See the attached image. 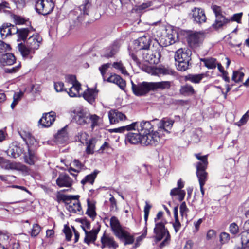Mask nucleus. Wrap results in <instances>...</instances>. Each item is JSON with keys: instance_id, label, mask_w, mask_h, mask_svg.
<instances>
[{"instance_id": "1", "label": "nucleus", "mask_w": 249, "mask_h": 249, "mask_svg": "<svg viewBox=\"0 0 249 249\" xmlns=\"http://www.w3.org/2000/svg\"><path fill=\"white\" fill-rule=\"evenodd\" d=\"M191 55L192 51L190 49L180 48L177 49L174 58L178 63L176 66L178 71H184L190 68Z\"/></svg>"}, {"instance_id": "2", "label": "nucleus", "mask_w": 249, "mask_h": 249, "mask_svg": "<svg viewBox=\"0 0 249 249\" xmlns=\"http://www.w3.org/2000/svg\"><path fill=\"white\" fill-rule=\"evenodd\" d=\"M154 120H152L153 122ZM137 130L140 132L142 135L153 131V125L151 121H142L141 122H134L129 125L120 127L113 129L115 132H124V131L130 130Z\"/></svg>"}, {"instance_id": "3", "label": "nucleus", "mask_w": 249, "mask_h": 249, "mask_svg": "<svg viewBox=\"0 0 249 249\" xmlns=\"http://www.w3.org/2000/svg\"><path fill=\"white\" fill-rule=\"evenodd\" d=\"M6 152L8 156L14 158L18 157L23 154L25 162L30 165L34 164L36 159L34 152L30 149L27 150V152H25L20 146L14 145L10 147Z\"/></svg>"}, {"instance_id": "4", "label": "nucleus", "mask_w": 249, "mask_h": 249, "mask_svg": "<svg viewBox=\"0 0 249 249\" xmlns=\"http://www.w3.org/2000/svg\"><path fill=\"white\" fill-rule=\"evenodd\" d=\"M110 224L114 235L120 239H124V245L131 244L134 242L133 236L123 229L117 217L112 216L110 218Z\"/></svg>"}, {"instance_id": "5", "label": "nucleus", "mask_w": 249, "mask_h": 249, "mask_svg": "<svg viewBox=\"0 0 249 249\" xmlns=\"http://www.w3.org/2000/svg\"><path fill=\"white\" fill-rule=\"evenodd\" d=\"M55 4L52 0H38L35 4V9L43 16L50 14L53 10Z\"/></svg>"}, {"instance_id": "6", "label": "nucleus", "mask_w": 249, "mask_h": 249, "mask_svg": "<svg viewBox=\"0 0 249 249\" xmlns=\"http://www.w3.org/2000/svg\"><path fill=\"white\" fill-rule=\"evenodd\" d=\"M132 89L133 93L138 96H143L147 94L149 91L153 90L152 82H143L137 85L135 84L131 81Z\"/></svg>"}, {"instance_id": "7", "label": "nucleus", "mask_w": 249, "mask_h": 249, "mask_svg": "<svg viewBox=\"0 0 249 249\" xmlns=\"http://www.w3.org/2000/svg\"><path fill=\"white\" fill-rule=\"evenodd\" d=\"M66 82L72 85V86L67 90L68 94L71 97L77 96L81 89V84L76 80L75 76L68 75L66 78Z\"/></svg>"}, {"instance_id": "8", "label": "nucleus", "mask_w": 249, "mask_h": 249, "mask_svg": "<svg viewBox=\"0 0 249 249\" xmlns=\"http://www.w3.org/2000/svg\"><path fill=\"white\" fill-rule=\"evenodd\" d=\"M143 59L150 64H157L160 62L161 52L160 50L154 51L147 50L142 52Z\"/></svg>"}, {"instance_id": "9", "label": "nucleus", "mask_w": 249, "mask_h": 249, "mask_svg": "<svg viewBox=\"0 0 249 249\" xmlns=\"http://www.w3.org/2000/svg\"><path fill=\"white\" fill-rule=\"evenodd\" d=\"M0 166L6 170H14L24 171L26 169L25 165L19 162H10L9 160L0 156Z\"/></svg>"}, {"instance_id": "10", "label": "nucleus", "mask_w": 249, "mask_h": 249, "mask_svg": "<svg viewBox=\"0 0 249 249\" xmlns=\"http://www.w3.org/2000/svg\"><path fill=\"white\" fill-rule=\"evenodd\" d=\"M189 16L194 23L199 24L205 22L207 19L204 11L200 8H194Z\"/></svg>"}, {"instance_id": "11", "label": "nucleus", "mask_w": 249, "mask_h": 249, "mask_svg": "<svg viewBox=\"0 0 249 249\" xmlns=\"http://www.w3.org/2000/svg\"><path fill=\"white\" fill-rule=\"evenodd\" d=\"M142 144L144 145H156L160 141V137L158 131L149 132L143 134L142 137Z\"/></svg>"}, {"instance_id": "12", "label": "nucleus", "mask_w": 249, "mask_h": 249, "mask_svg": "<svg viewBox=\"0 0 249 249\" xmlns=\"http://www.w3.org/2000/svg\"><path fill=\"white\" fill-rule=\"evenodd\" d=\"M165 223L160 222L155 223L154 229V233L155 234V238L158 241H160L165 236L168 235L169 231L165 227Z\"/></svg>"}, {"instance_id": "13", "label": "nucleus", "mask_w": 249, "mask_h": 249, "mask_svg": "<svg viewBox=\"0 0 249 249\" xmlns=\"http://www.w3.org/2000/svg\"><path fill=\"white\" fill-rule=\"evenodd\" d=\"M74 117L73 119L75 122L80 125H84L88 123L89 120V113L83 109H79L73 111Z\"/></svg>"}, {"instance_id": "14", "label": "nucleus", "mask_w": 249, "mask_h": 249, "mask_svg": "<svg viewBox=\"0 0 249 249\" xmlns=\"http://www.w3.org/2000/svg\"><path fill=\"white\" fill-rule=\"evenodd\" d=\"M18 133L25 142L27 145L28 150L30 149V146L36 143V141L32 134L28 130L21 129L18 130Z\"/></svg>"}, {"instance_id": "15", "label": "nucleus", "mask_w": 249, "mask_h": 249, "mask_svg": "<svg viewBox=\"0 0 249 249\" xmlns=\"http://www.w3.org/2000/svg\"><path fill=\"white\" fill-rule=\"evenodd\" d=\"M205 38V35L201 32H195L192 33L188 36V42L193 47L198 46L202 43Z\"/></svg>"}, {"instance_id": "16", "label": "nucleus", "mask_w": 249, "mask_h": 249, "mask_svg": "<svg viewBox=\"0 0 249 249\" xmlns=\"http://www.w3.org/2000/svg\"><path fill=\"white\" fill-rule=\"evenodd\" d=\"M55 121V113L50 112L43 114L42 118L38 121V124L42 127H50Z\"/></svg>"}, {"instance_id": "17", "label": "nucleus", "mask_w": 249, "mask_h": 249, "mask_svg": "<svg viewBox=\"0 0 249 249\" xmlns=\"http://www.w3.org/2000/svg\"><path fill=\"white\" fill-rule=\"evenodd\" d=\"M42 41V38L38 35L30 36L26 41L27 45L35 53L37 50Z\"/></svg>"}, {"instance_id": "18", "label": "nucleus", "mask_w": 249, "mask_h": 249, "mask_svg": "<svg viewBox=\"0 0 249 249\" xmlns=\"http://www.w3.org/2000/svg\"><path fill=\"white\" fill-rule=\"evenodd\" d=\"M72 179L66 174H61L56 179V184L60 187H70L72 184Z\"/></svg>"}, {"instance_id": "19", "label": "nucleus", "mask_w": 249, "mask_h": 249, "mask_svg": "<svg viewBox=\"0 0 249 249\" xmlns=\"http://www.w3.org/2000/svg\"><path fill=\"white\" fill-rule=\"evenodd\" d=\"M150 39L149 36H143L135 40V45L138 46V49L143 52L148 50L150 46Z\"/></svg>"}, {"instance_id": "20", "label": "nucleus", "mask_w": 249, "mask_h": 249, "mask_svg": "<svg viewBox=\"0 0 249 249\" xmlns=\"http://www.w3.org/2000/svg\"><path fill=\"white\" fill-rule=\"evenodd\" d=\"M108 117L111 124L118 123L126 119L125 115L117 110H111L108 112Z\"/></svg>"}, {"instance_id": "21", "label": "nucleus", "mask_w": 249, "mask_h": 249, "mask_svg": "<svg viewBox=\"0 0 249 249\" xmlns=\"http://www.w3.org/2000/svg\"><path fill=\"white\" fill-rule=\"evenodd\" d=\"M174 121L168 118H163L160 123L158 125V131L159 132L165 131L170 133V130L173 126Z\"/></svg>"}, {"instance_id": "22", "label": "nucleus", "mask_w": 249, "mask_h": 249, "mask_svg": "<svg viewBox=\"0 0 249 249\" xmlns=\"http://www.w3.org/2000/svg\"><path fill=\"white\" fill-rule=\"evenodd\" d=\"M83 230L85 233L84 242L88 245L91 242L94 243L96 240L99 229H92L90 231H88L84 228H83Z\"/></svg>"}, {"instance_id": "23", "label": "nucleus", "mask_w": 249, "mask_h": 249, "mask_svg": "<svg viewBox=\"0 0 249 249\" xmlns=\"http://www.w3.org/2000/svg\"><path fill=\"white\" fill-rule=\"evenodd\" d=\"M98 91L95 89L88 88L83 93L84 98L89 103L93 104L97 96Z\"/></svg>"}, {"instance_id": "24", "label": "nucleus", "mask_w": 249, "mask_h": 249, "mask_svg": "<svg viewBox=\"0 0 249 249\" xmlns=\"http://www.w3.org/2000/svg\"><path fill=\"white\" fill-rule=\"evenodd\" d=\"M142 134L140 132L136 133L129 132L127 134L126 140L130 143L136 144L139 142L142 144Z\"/></svg>"}, {"instance_id": "25", "label": "nucleus", "mask_w": 249, "mask_h": 249, "mask_svg": "<svg viewBox=\"0 0 249 249\" xmlns=\"http://www.w3.org/2000/svg\"><path fill=\"white\" fill-rule=\"evenodd\" d=\"M107 81L116 84L118 85L122 89H124L126 86L125 80L123 79L119 75L115 74L111 75L107 79Z\"/></svg>"}, {"instance_id": "26", "label": "nucleus", "mask_w": 249, "mask_h": 249, "mask_svg": "<svg viewBox=\"0 0 249 249\" xmlns=\"http://www.w3.org/2000/svg\"><path fill=\"white\" fill-rule=\"evenodd\" d=\"M18 48L21 55L25 58H28L31 54L34 53L32 50L27 45L26 43V44L23 43H18Z\"/></svg>"}, {"instance_id": "27", "label": "nucleus", "mask_w": 249, "mask_h": 249, "mask_svg": "<svg viewBox=\"0 0 249 249\" xmlns=\"http://www.w3.org/2000/svg\"><path fill=\"white\" fill-rule=\"evenodd\" d=\"M196 175L199 183H205L207 179V173L206 172L207 167L196 166Z\"/></svg>"}, {"instance_id": "28", "label": "nucleus", "mask_w": 249, "mask_h": 249, "mask_svg": "<svg viewBox=\"0 0 249 249\" xmlns=\"http://www.w3.org/2000/svg\"><path fill=\"white\" fill-rule=\"evenodd\" d=\"M16 61L15 56L11 53H6L2 55L0 59V62L3 65H11Z\"/></svg>"}, {"instance_id": "29", "label": "nucleus", "mask_w": 249, "mask_h": 249, "mask_svg": "<svg viewBox=\"0 0 249 249\" xmlns=\"http://www.w3.org/2000/svg\"><path fill=\"white\" fill-rule=\"evenodd\" d=\"M55 141L59 143H64L68 140V136L65 127L58 132L55 136Z\"/></svg>"}, {"instance_id": "30", "label": "nucleus", "mask_w": 249, "mask_h": 249, "mask_svg": "<svg viewBox=\"0 0 249 249\" xmlns=\"http://www.w3.org/2000/svg\"><path fill=\"white\" fill-rule=\"evenodd\" d=\"M67 202V208L70 212L74 213L77 212H80L82 210V207L79 201H75L74 202L70 201Z\"/></svg>"}, {"instance_id": "31", "label": "nucleus", "mask_w": 249, "mask_h": 249, "mask_svg": "<svg viewBox=\"0 0 249 249\" xmlns=\"http://www.w3.org/2000/svg\"><path fill=\"white\" fill-rule=\"evenodd\" d=\"M230 21V19L226 18L223 15L216 17L215 22L213 24V28L218 29Z\"/></svg>"}, {"instance_id": "32", "label": "nucleus", "mask_w": 249, "mask_h": 249, "mask_svg": "<svg viewBox=\"0 0 249 249\" xmlns=\"http://www.w3.org/2000/svg\"><path fill=\"white\" fill-rule=\"evenodd\" d=\"M87 201L88 209L86 212V214L93 219L96 216L95 203L93 201H90L89 199H88Z\"/></svg>"}, {"instance_id": "33", "label": "nucleus", "mask_w": 249, "mask_h": 249, "mask_svg": "<svg viewBox=\"0 0 249 249\" xmlns=\"http://www.w3.org/2000/svg\"><path fill=\"white\" fill-rule=\"evenodd\" d=\"M171 82L170 81H161L157 82H152V85L153 90L158 89L162 90L169 89L171 86Z\"/></svg>"}, {"instance_id": "34", "label": "nucleus", "mask_w": 249, "mask_h": 249, "mask_svg": "<svg viewBox=\"0 0 249 249\" xmlns=\"http://www.w3.org/2000/svg\"><path fill=\"white\" fill-rule=\"evenodd\" d=\"M34 30L32 27L29 28H21L19 29L18 33L17 34V41L19 42L21 41L26 40L27 37L29 34L30 31Z\"/></svg>"}, {"instance_id": "35", "label": "nucleus", "mask_w": 249, "mask_h": 249, "mask_svg": "<svg viewBox=\"0 0 249 249\" xmlns=\"http://www.w3.org/2000/svg\"><path fill=\"white\" fill-rule=\"evenodd\" d=\"M102 238L108 248L116 249L118 247L117 243H116L113 237L104 234Z\"/></svg>"}, {"instance_id": "36", "label": "nucleus", "mask_w": 249, "mask_h": 249, "mask_svg": "<svg viewBox=\"0 0 249 249\" xmlns=\"http://www.w3.org/2000/svg\"><path fill=\"white\" fill-rule=\"evenodd\" d=\"M99 172V171L97 170H95L94 172L91 174L87 175L81 180V184L85 185L87 183H89L91 184H93V182H94V180Z\"/></svg>"}, {"instance_id": "37", "label": "nucleus", "mask_w": 249, "mask_h": 249, "mask_svg": "<svg viewBox=\"0 0 249 249\" xmlns=\"http://www.w3.org/2000/svg\"><path fill=\"white\" fill-rule=\"evenodd\" d=\"M179 92L181 94L186 96L193 95L195 91L192 86L186 84L181 87Z\"/></svg>"}, {"instance_id": "38", "label": "nucleus", "mask_w": 249, "mask_h": 249, "mask_svg": "<svg viewBox=\"0 0 249 249\" xmlns=\"http://www.w3.org/2000/svg\"><path fill=\"white\" fill-rule=\"evenodd\" d=\"M241 236L242 247L246 249H249V229L242 232Z\"/></svg>"}, {"instance_id": "39", "label": "nucleus", "mask_w": 249, "mask_h": 249, "mask_svg": "<svg viewBox=\"0 0 249 249\" xmlns=\"http://www.w3.org/2000/svg\"><path fill=\"white\" fill-rule=\"evenodd\" d=\"M11 24L4 23L0 27V33L2 38H5L11 35V29H10Z\"/></svg>"}, {"instance_id": "40", "label": "nucleus", "mask_w": 249, "mask_h": 249, "mask_svg": "<svg viewBox=\"0 0 249 249\" xmlns=\"http://www.w3.org/2000/svg\"><path fill=\"white\" fill-rule=\"evenodd\" d=\"M201 61L203 62L204 65L210 69H213L216 68L217 65L216 59L213 58L201 59Z\"/></svg>"}, {"instance_id": "41", "label": "nucleus", "mask_w": 249, "mask_h": 249, "mask_svg": "<svg viewBox=\"0 0 249 249\" xmlns=\"http://www.w3.org/2000/svg\"><path fill=\"white\" fill-rule=\"evenodd\" d=\"M97 140L95 138L91 139L88 142H86V153L88 154H92L94 153V150Z\"/></svg>"}, {"instance_id": "42", "label": "nucleus", "mask_w": 249, "mask_h": 249, "mask_svg": "<svg viewBox=\"0 0 249 249\" xmlns=\"http://www.w3.org/2000/svg\"><path fill=\"white\" fill-rule=\"evenodd\" d=\"M157 71L159 74H162L163 75H172L174 74V71L172 70L171 68L168 67H161L158 68L157 69Z\"/></svg>"}, {"instance_id": "43", "label": "nucleus", "mask_w": 249, "mask_h": 249, "mask_svg": "<svg viewBox=\"0 0 249 249\" xmlns=\"http://www.w3.org/2000/svg\"><path fill=\"white\" fill-rule=\"evenodd\" d=\"M196 157L200 160V162H198L196 164V166H203V167H207L208 165V161H207V156H200V154H196Z\"/></svg>"}, {"instance_id": "44", "label": "nucleus", "mask_w": 249, "mask_h": 249, "mask_svg": "<svg viewBox=\"0 0 249 249\" xmlns=\"http://www.w3.org/2000/svg\"><path fill=\"white\" fill-rule=\"evenodd\" d=\"M203 77V74H189L187 76L186 79L192 83H198L202 79Z\"/></svg>"}, {"instance_id": "45", "label": "nucleus", "mask_w": 249, "mask_h": 249, "mask_svg": "<svg viewBox=\"0 0 249 249\" xmlns=\"http://www.w3.org/2000/svg\"><path fill=\"white\" fill-rule=\"evenodd\" d=\"M244 76V73L243 72L239 71H233L232 76V80L235 82L241 81Z\"/></svg>"}, {"instance_id": "46", "label": "nucleus", "mask_w": 249, "mask_h": 249, "mask_svg": "<svg viewBox=\"0 0 249 249\" xmlns=\"http://www.w3.org/2000/svg\"><path fill=\"white\" fill-rule=\"evenodd\" d=\"M151 6V2L143 3L141 5L136 6L134 8V10L137 13H141L142 11H144L146 8L150 7Z\"/></svg>"}, {"instance_id": "47", "label": "nucleus", "mask_w": 249, "mask_h": 249, "mask_svg": "<svg viewBox=\"0 0 249 249\" xmlns=\"http://www.w3.org/2000/svg\"><path fill=\"white\" fill-rule=\"evenodd\" d=\"M118 49L117 46H113L106 50L104 56L107 58L112 57L117 52Z\"/></svg>"}, {"instance_id": "48", "label": "nucleus", "mask_w": 249, "mask_h": 249, "mask_svg": "<svg viewBox=\"0 0 249 249\" xmlns=\"http://www.w3.org/2000/svg\"><path fill=\"white\" fill-rule=\"evenodd\" d=\"M41 229V227L38 224H34L33 225L31 231V237H35L37 236L40 233Z\"/></svg>"}, {"instance_id": "49", "label": "nucleus", "mask_w": 249, "mask_h": 249, "mask_svg": "<svg viewBox=\"0 0 249 249\" xmlns=\"http://www.w3.org/2000/svg\"><path fill=\"white\" fill-rule=\"evenodd\" d=\"M113 67L119 70H120L122 73L124 75H127L128 73L125 68V67L124 66L123 63L121 62H114L113 65Z\"/></svg>"}, {"instance_id": "50", "label": "nucleus", "mask_w": 249, "mask_h": 249, "mask_svg": "<svg viewBox=\"0 0 249 249\" xmlns=\"http://www.w3.org/2000/svg\"><path fill=\"white\" fill-rule=\"evenodd\" d=\"M99 119V116L96 115H90L89 114V120H88V123L90 121H91V128L92 129L95 126L98 125V121Z\"/></svg>"}, {"instance_id": "51", "label": "nucleus", "mask_w": 249, "mask_h": 249, "mask_svg": "<svg viewBox=\"0 0 249 249\" xmlns=\"http://www.w3.org/2000/svg\"><path fill=\"white\" fill-rule=\"evenodd\" d=\"M249 119V110L243 115L240 120L235 123V124L238 126H241L245 124Z\"/></svg>"}, {"instance_id": "52", "label": "nucleus", "mask_w": 249, "mask_h": 249, "mask_svg": "<svg viewBox=\"0 0 249 249\" xmlns=\"http://www.w3.org/2000/svg\"><path fill=\"white\" fill-rule=\"evenodd\" d=\"M90 3L89 0H87L85 1V2L84 4H81L79 6V9L81 12H83V15H88V9L90 8Z\"/></svg>"}, {"instance_id": "53", "label": "nucleus", "mask_w": 249, "mask_h": 249, "mask_svg": "<svg viewBox=\"0 0 249 249\" xmlns=\"http://www.w3.org/2000/svg\"><path fill=\"white\" fill-rule=\"evenodd\" d=\"M88 136V134L85 132H79L76 136L77 140L82 143H84L87 141Z\"/></svg>"}, {"instance_id": "54", "label": "nucleus", "mask_w": 249, "mask_h": 249, "mask_svg": "<svg viewBox=\"0 0 249 249\" xmlns=\"http://www.w3.org/2000/svg\"><path fill=\"white\" fill-rule=\"evenodd\" d=\"M80 196L79 195H63L62 196V199L65 202H68L69 201H72V200L79 201L78 199Z\"/></svg>"}, {"instance_id": "55", "label": "nucleus", "mask_w": 249, "mask_h": 249, "mask_svg": "<svg viewBox=\"0 0 249 249\" xmlns=\"http://www.w3.org/2000/svg\"><path fill=\"white\" fill-rule=\"evenodd\" d=\"M54 89L57 92H61L63 91H67V89L64 88V83L62 82H57L54 83Z\"/></svg>"}, {"instance_id": "56", "label": "nucleus", "mask_w": 249, "mask_h": 249, "mask_svg": "<svg viewBox=\"0 0 249 249\" xmlns=\"http://www.w3.org/2000/svg\"><path fill=\"white\" fill-rule=\"evenodd\" d=\"M13 19L15 23L18 25L23 24L26 21L24 18L18 15H14Z\"/></svg>"}, {"instance_id": "57", "label": "nucleus", "mask_w": 249, "mask_h": 249, "mask_svg": "<svg viewBox=\"0 0 249 249\" xmlns=\"http://www.w3.org/2000/svg\"><path fill=\"white\" fill-rule=\"evenodd\" d=\"M63 231L65 234L66 240L68 241H70L71 240L72 234L70 228L66 225L65 226Z\"/></svg>"}, {"instance_id": "58", "label": "nucleus", "mask_w": 249, "mask_h": 249, "mask_svg": "<svg viewBox=\"0 0 249 249\" xmlns=\"http://www.w3.org/2000/svg\"><path fill=\"white\" fill-rule=\"evenodd\" d=\"M229 230L231 233L235 235L238 232L239 228L235 223H232L230 224Z\"/></svg>"}, {"instance_id": "59", "label": "nucleus", "mask_w": 249, "mask_h": 249, "mask_svg": "<svg viewBox=\"0 0 249 249\" xmlns=\"http://www.w3.org/2000/svg\"><path fill=\"white\" fill-rule=\"evenodd\" d=\"M28 0H12L18 8H21L24 7Z\"/></svg>"}, {"instance_id": "60", "label": "nucleus", "mask_w": 249, "mask_h": 249, "mask_svg": "<svg viewBox=\"0 0 249 249\" xmlns=\"http://www.w3.org/2000/svg\"><path fill=\"white\" fill-rule=\"evenodd\" d=\"M10 46L9 44L0 40V53L10 50Z\"/></svg>"}, {"instance_id": "61", "label": "nucleus", "mask_w": 249, "mask_h": 249, "mask_svg": "<svg viewBox=\"0 0 249 249\" xmlns=\"http://www.w3.org/2000/svg\"><path fill=\"white\" fill-rule=\"evenodd\" d=\"M151 208V206L150 204H149L147 202H146V205L144 208V220H145L146 223H147L149 211H150Z\"/></svg>"}, {"instance_id": "62", "label": "nucleus", "mask_w": 249, "mask_h": 249, "mask_svg": "<svg viewBox=\"0 0 249 249\" xmlns=\"http://www.w3.org/2000/svg\"><path fill=\"white\" fill-rule=\"evenodd\" d=\"M212 8L215 14V17L218 16L223 15L222 9L220 6L215 5L212 6Z\"/></svg>"}, {"instance_id": "63", "label": "nucleus", "mask_w": 249, "mask_h": 249, "mask_svg": "<svg viewBox=\"0 0 249 249\" xmlns=\"http://www.w3.org/2000/svg\"><path fill=\"white\" fill-rule=\"evenodd\" d=\"M180 213L182 216L184 215L186 216L187 212L188 210L186 207V205L185 202H182L180 206Z\"/></svg>"}, {"instance_id": "64", "label": "nucleus", "mask_w": 249, "mask_h": 249, "mask_svg": "<svg viewBox=\"0 0 249 249\" xmlns=\"http://www.w3.org/2000/svg\"><path fill=\"white\" fill-rule=\"evenodd\" d=\"M110 65V63L104 64L102 66L99 67V69L100 71V72L104 78V75L106 73L108 68L109 67Z\"/></svg>"}]
</instances>
